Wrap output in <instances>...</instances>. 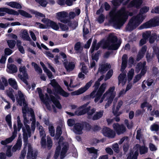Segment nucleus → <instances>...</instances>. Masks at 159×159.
Listing matches in <instances>:
<instances>
[{"label": "nucleus", "mask_w": 159, "mask_h": 159, "mask_svg": "<svg viewBox=\"0 0 159 159\" xmlns=\"http://www.w3.org/2000/svg\"><path fill=\"white\" fill-rule=\"evenodd\" d=\"M23 140L24 142V147H27L28 145V150L27 156V159H36L38 155L37 151H35L34 152L33 148L30 143H28V134L26 131V129L24 127L22 128Z\"/></svg>", "instance_id": "nucleus-1"}, {"label": "nucleus", "mask_w": 159, "mask_h": 159, "mask_svg": "<svg viewBox=\"0 0 159 159\" xmlns=\"http://www.w3.org/2000/svg\"><path fill=\"white\" fill-rule=\"evenodd\" d=\"M57 19L61 22L64 24L67 23V25L72 30L75 29L78 25V22L75 20L71 21L70 19H66L68 14L64 11L57 12L56 13Z\"/></svg>", "instance_id": "nucleus-2"}, {"label": "nucleus", "mask_w": 159, "mask_h": 159, "mask_svg": "<svg viewBox=\"0 0 159 159\" xmlns=\"http://www.w3.org/2000/svg\"><path fill=\"white\" fill-rule=\"evenodd\" d=\"M108 42L112 44L110 45L109 43H107L106 45V48L108 50H117L120 47L121 43L120 40L117 42L118 38L113 34H110L107 39Z\"/></svg>", "instance_id": "nucleus-3"}, {"label": "nucleus", "mask_w": 159, "mask_h": 159, "mask_svg": "<svg viewBox=\"0 0 159 159\" xmlns=\"http://www.w3.org/2000/svg\"><path fill=\"white\" fill-rule=\"evenodd\" d=\"M116 14V10L113 9L110 11L109 13L110 22L112 23L113 26L115 28L119 29L124 23L120 18L115 16Z\"/></svg>", "instance_id": "nucleus-4"}, {"label": "nucleus", "mask_w": 159, "mask_h": 159, "mask_svg": "<svg viewBox=\"0 0 159 159\" xmlns=\"http://www.w3.org/2000/svg\"><path fill=\"white\" fill-rule=\"evenodd\" d=\"M51 85L53 87L54 92L56 94H59L64 97H67L69 95V93L65 91L56 81L55 80H52Z\"/></svg>", "instance_id": "nucleus-5"}, {"label": "nucleus", "mask_w": 159, "mask_h": 159, "mask_svg": "<svg viewBox=\"0 0 159 159\" xmlns=\"http://www.w3.org/2000/svg\"><path fill=\"white\" fill-rule=\"evenodd\" d=\"M159 25V18L156 19H151L148 21L143 23L140 26V29H147Z\"/></svg>", "instance_id": "nucleus-6"}, {"label": "nucleus", "mask_w": 159, "mask_h": 159, "mask_svg": "<svg viewBox=\"0 0 159 159\" xmlns=\"http://www.w3.org/2000/svg\"><path fill=\"white\" fill-rule=\"evenodd\" d=\"M93 82L92 80H90L87 83L84 87H81L78 90L72 92V94L75 95H78L83 93L89 88Z\"/></svg>", "instance_id": "nucleus-7"}, {"label": "nucleus", "mask_w": 159, "mask_h": 159, "mask_svg": "<svg viewBox=\"0 0 159 159\" xmlns=\"http://www.w3.org/2000/svg\"><path fill=\"white\" fill-rule=\"evenodd\" d=\"M40 143L42 147L45 148L47 147L48 150L51 149L52 146V141L50 137L47 138V143L45 137H42L41 139Z\"/></svg>", "instance_id": "nucleus-8"}, {"label": "nucleus", "mask_w": 159, "mask_h": 159, "mask_svg": "<svg viewBox=\"0 0 159 159\" xmlns=\"http://www.w3.org/2000/svg\"><path fill=\"white\" fill-rule=\"evenodd\" d=\"M106 84L102 83L97 91L96 97L95 98L94 102H97L101 98L106 88Z\"/></svg>", "instance_id": "nucleus-9"}, {"label": "nucleus", "mask_w": 159, "mask_h": 159, "mask_svg": "<svg viewBox=\"0 0 159 159\" xmlns=\"http://www.w3.org/2000/svg\"><path fill=\"white\" fill-rule=\"evenodd\" d=\"M19 70L20 72L22 73L23 75L19 74L18 75V77L25 84H27L28 82L27 80L28 79L29 77L25 67H20L19 68Z\"/></svg>", "instance_id": "nucleus-10"}, {"label": "nucleus", "mask_w": 159, "mask_h": 159, "mask_svg": "<svg viewBox=\"0 0 159 159\" xmlns=\"http://www.w3.org/2000/svg\"><path fill=\"white\" fill-rule=\"evenodd\" d=\"M103 135L110 138H114L116 136L115 132L110 128L106 126H104L102 130Z\"/></svg>", "instance_id": "nucleus-11"}, {"label": "nucleus", "mask_w": 159, "mask_h": 159, "mask_svg": "<svg viewBox=\"0 0 159 159\" xmlns=\"http://www.w3.org/2000/svg\"><path fill=\"white\" fill-rule=\"evenodd\" d=\"M18 93L19 98L17 97L16 98V100L17 103L20 106H22L23 103L24 107H28V104L25 101L23 93L20 91H18Z\"/></svg>", "instance_id": "nucleus-12"}, {"label": "nucleus", "mask_w": 159, "mask_h": 159, "mask_svg": "<svg viewBox=\"0 0 159 159\" xmlns=\"http://www.w3.org/2000/svg\"><path fill=\"white\" fill-rule=\"evenodd\" d=\"M113 127L118 135L124 133L126 131L125 127L123 125H120L118 123H114Z\"/></svg>", "instance_id": "nucleus-13"}, {"label": "nucleus", "mask_w": 159, "mask_h": 159, "mask_svg": "<svg viewBox=\"0 0 159 159\" xmlns=\"http://www.w3.org/2000/svg\"><path fill=\"white\" fill-rule=\"evenodd\" d=\"M56 93H55L54 91V94L56 98L52 95L50 96L51 100L52 102L57 108L59 109H61L62 108V106L60 102L58 100V99L61 100V98L58 95H56Z\"/></svg>", "instance_id": "nucleus-14"}, {"label": "nucleus", "mask_w": 159, "mask_h": 159, "mask_svg": "<svg viewBox=\"0 0 159 159\" xmlns=\"http://www.w3.org/2000/svg\"><path fill=\"white\" fill-rule=\"evenodd\" d=\"M143 3L142 0H133L127 5L128 8H130L134 7L137 8H139Z\"/></svg>", "instance_id": "nucleus-15"}, {"label": "nucleus", "mask_w": 159, "mask_h": 159, "mask_svg": "<svg viewBox=\"0 0 159 159\" xmlns=\"http://www.w3.org/2000/svg\"><path fill=\"white\" fill-rule=\"evenodd\" d=\"M33 13L35 15V17L37 18H38L39 17H44V18L42 19L41 20L42 22L46 24L47 26L49 25L51 20L48 18H45V15L40 12L36 11H34Z\"/></svg>", "instance_id": "nucleus-16"}, {"label": "nucleus", "mask_w": 159, "mask_h": 159, "mask_svg": "<svg viewBox=\"0 0 159 159\" xmlns=\"http://www.w3.org/2000/svg\"><path fill=\"white\" fill-rule=\"evenodd\" d=\"M111 67L110 64H108V63L100 65L98 70V72H100L102 74H104Z\"/></svg>", "instance_id": "nucleus-17"}, {"label": "nucleus", "mask_w": 159, "mask_h": 159, "mask_svg": "<svg viewBox=\"0 0 159 159\" xmlns=\"http://www.w3.org/2000/svg\"><path fill=\"white\" fill-rule=\"evenodd\" d=\"M83 125L82 123H76L74 126V132L78 134H82L83 133L82 130L83 129Z\"/></svg>", "instance_id": "nucleus-18"}, {"label": "nucleus", "mask_w": 159, "mask_h": 159, "mask_svg": "<svg viewBox=\"0 0 159 159\" xmlns=\"http://www.w3.org/2000/svg\"><path fill=\"white\" fill-rule=\"evenodd\" d=\"M121 13L120 17H119L124 23H125L128 17V12L126 11L124 7H122L120 11Z\"/></svg>", "instance_id": "nucleus-19"}, {"label": "nucleus", "mask_w": 159, "mask_h": 159, "mask_svg": "<svg viewBox=\"0 0 159 159\" xmlns=\"http://www.w3.org/2000/svg\"><path fill=\"white\" fill-rule=\"evenodd\" d=\"M63 65L66 70L69 71L73 70L75 66V64L73 61H66L63 63Z\"/></svg>", "instance_id": "nucleus-20"}, {"label": "nucleus", "mask_w": 159, "mask_h": 159, "mask_svg": "<svg viewBox=\"0 0 159 159\" xmlns=\"http://www.w3.org/2000/svg\"><path fill=\"white\" fill-rule=\"evenodd\" d=\"M139 155V153L138 150L134 152L131 150L128 154L126 159H137Z\"/></svg>", "instance_id": "nucleus-21"}, {"label": "nucleus", "mask_w": 159, "mask_h": 159, "mask_svg": "<svg viewBox=\"0 0 159 159\" xmlns=\"http://www.w3.org/2000/svg\"><path fill=\"white\" fill-rule=\"evenodd\" d=\"M133 16L130 19L128 23V28L130 30H133L138 26Z\"/></svg>", "instance_id": "nucleus-22"}, {"label": "nucleus", "mask_w": 159, "mask_h": 159, "mask_svg": "<svg viewBox=\"0 0 159 159\" xmlns=\"http://www.w3.org/2000/svg\"><path fill=\"white\" fill-rule=\"evenodd\" d=\"M135 146L138 149H139V153L142 155L147 153L148 151V148L145 145L141 146L139 144H136Z\"/></svg>", "instance_id": "nucleus-23"}, {"label": "nucleus", "mask_w": 159, "mask_h": 159, "mask_svg": "<svg viewBox=\"0 0 159 159\" xmlns=\"http://www.w3.org/2000/svg\"><path fill=\"white\" fill-rule=\"evenodd\" d=\"M86 150L89 152V153L93 154L92 155L93 158L94 159H96L98 156V150L95 148L93 147H91L90 148H87Z\"/></svg>", "instance_id": "nucleus-24"}, {"label": "nucleus", "mask_w": 159, "mask_h": 159, "mask_svg": "<svg viewBox=\"0 0 159 159\" xmlns=\"http://www.w3.org/2000/svg\"><path fill=\"white\" fill-rule=\"evenodd\" d=\"M24 120L23 122L25 127V129L26 130L28 134V136L29 137L31 136V131L30 127L29 125H27V123H28L29 120H28L26 115H23Z\"/></svg>", "instance_id": "nucleus-25"}, {"label": "nucleus", "mask_w": 159, "mask_h": 159, "mask_svg": "<svg viewBox=\"0 0 159 159\" xmlns=\"http://www.w3.org/2000/svg\"><path fill=\"white\" fill-rule=\"evenodd\" d=\"M91 107L90 106H89L85 108H84L79 111H75V114L78 116L82 115L86 113L88 115V113L90 112L89 111L90 110Z\"/></svg>", "instance_id": "nucleus-26"}, {"label": "nucleus", "mask_w": 159, "mask_h": 159, "mask_svg": "<svg viewBox=\"0 0 159 159\" xmlns=\"http://www.w3.org/2000/svg\"><path fill=\"white\" fill-rule=\"evenodd\" d=\"M103 111H96L93 116L91 117V120H95L99 119L103 115Z\"/></svg>", "instance_id": "nucleus-27"}, {"label": "nucleus", "mask_w": 159, "mask_h": 159, "mask_svg": "<svg viewBox=\"0 0 159 159\" xmlns=\"http://www.w3.org/2000/svg\"><path fill=\"white\" fill-rule=\"evenodd\" d=\"M135 21H136V24L139 26L143 21L145 19V17L143 15L139 14L136 16H133Z\"/></svg>", "instance_id": "nucleus-28"}, {"label": "nucleus", "mask_w": 159, "mask_h": 159, "mask_svg": "<svg viewBox=\"0 0 159 159\" xmlns=\"http://www.w3.org/2000/svg\"><path fill=\"white\" fill-rule=\"evenodd\" d=\"M74 49L77 53H80L82 52L83 48L81 46V43L80 42H78L75 43Z\"/></svg>", "instance_id": "nucleus-29"}, {"label": "nucleus", "mask_w": 159, "mask_h": 159, "mask_svg": "<svg viewBox=\"0 0 159 159\" xmlns=\"http://www.w3.org/2000/svg\"><path fill=\"white\" fill-rule=\"evenodd\" d=\"M8 5L12 8L20 9L22 7L21 5L19 3L16 2H11L9 3Z\"/></svg>", "instance_id": "nucleus-30"}, {"label": "nucleus", "mask_w": 159, "mask_h": 159, "mask_svg": "<svg viewBox=\"0 0 159 159\" xmlns=\"http://www.w3.org/2000/svg\"><path fill=\"white\" fill-rule=\"evenodd\" d=\"M8 68L9 70V73L13 74L16 73L17 71V68L16 66L14 64H11L8 66Z\"/></svg>", "instance_id": "nucleus-31"}, {"label": "nucleus", "mask_w": 159, "mask_h": 159, "mask_svg": "<svg viewBox=\"0 0 159 159\" xmlns=\"http://www.w3.org/2000/svg\"><path fill=\"white\" fill-rule=\"evenodd\" d=\"M8 83L9 85L14 89L17 90L18 86L17 83L15 80L12 78H10L8 79Z\"/></svg>", "instance_id": "nucleus-32"}, {"label": "nucleus", "mask_w": 159, "mask_h": 159, "mask_svg": "<svg viewBox=\"0 0 159 159\" xmlns=\"http://www.w3.org/2000/svg\"><path fill=\"white\" fill-rule=\"evenodd\" d=\"M115 96V95L114 93H111V94H110L109 97L108 98H107V102L105 104V106L106 107H109L112 103Z\"/></svg>", "instance_id": "nucleus-33"}, {"label": "nucleus", "mask_w": 159, "mask_h": 159, "mask_svg": "<svg viewBox=\"0 0 159 159\" xmlns=\"http://www.w3.org/2000/svg\"><path fill=\"white\" fill-rule=\"evenodd\" d=\"M22 38L23 39L26 41H30L31 39L29 36L27 31L26 30H24L22 33Z\"/></svg>", "instance_id": "nucleus-34"}, {"label": "nucleus", "mask_w": 159, "mask_h": 159, "mask_svg": "<svg viewBox=\"0 0 159 159\" xmlns=\"http://www.w3.org/2000/svg\"><path fill=\"white\" fill-rule=\"evenodd\" d=\"M48 26H50L53 29L57 30L59 29V25L56 22L51 20Z\"/></svg>", "instance_id": "nucleus-35"}, {"label": "nucleus", "mask_w": 159, "mask_h": 159, "mask_svg": "<svg viewBox=\"0 0 159 159\" xmlns=\"http://www.w3.org/2000/svg\"><path fill=\"white\" fill-rule=\"evenodd\" d=\"M62 133V130L61 127L58 126L56 129V138L57 139H58L60 138Z\"/></svg>", "instance_id": "nucleus-36"}, {"label": "nucleus", "mask_w": 159, "mask_h": 159, "mask_svg": "<svg viewBox=\"0 0 159 159\" xmlns=\"http://www.w3.org/2000/svg\"><path fill=\"white\" fill-rule=\"evenodd\" d=\"M14 139L15 138L11 136L10 137L4 140H2L1 142V143L2 145H6L7 144L11 143Z\"/></svg>", "instance_id": "nucleus-37"}, {"label": "nucleus", "mask_w": 159, "mask_h": 159, "mask_svg": "<svg viewBox=\"0 0 159 159\" xmlns=\"http://www.w3.org/2000/svg\"><path fill=\"white\" fill-rule=\"evenodd\" d=\"M18 11L20 15L26 18H31L32 17L30 14L23 10H20Z\"/></svg>", "instance_id": "nucleus-38"}, {"label": "nucleus", "mask_w": 159, "mask_h": 159, "mask_svg": "<svg viewBox=\"0 0 159 159\" xmlns=\"http://www.w3.org/2000/svg\"><path fill=\"white\" fill-rule=\"evenodd\" d=\"M7 43L8 47L11 49H13L14 48L16 44V41L12 40H7Z\"/></svg>", "instance_id": "nucleus-39"}, {"label": "nucleus", "mask_w": 159, "mask_h": 159, "mask_svg": "<svg viewBox=\"0 0 159 159\" xmlns=\"http://www.w3.org/2000/svg\"><path fill=\"white\" fill-rule=\"evenodd\" d=\"M157 37V35L155 33H152L151 34L149 38V42L150 43L152 44L154 43Z\"/></svg>", "instance_id": "nucleus-40"}, {"label": "nucleus", "mask_w": 159, "mask_h": 159, "mask_svg": "<svg viewBox=\"0 0 159 159\" xmlns=\"http://www.w3.org/2000/svg\"><path fill=\"white\" fill-rule=\"evenodd\" d=\"M82 124L83 125V129L86 130L87 131H89L91 129L92 126L89 123L86 122H84Z\"/></svg>", "instance_id": "nucleus-41"}, {"label": "nucleus", "mask_w": 159, "mask_h": 159, "mask_svg": "<svg viewBox=\"0 0 159 159\" xmlns=\"http://www.w3.org/2000/svg\"><path fill=\"white\" fill-rule=\"evenodd\" d=\"M31 65L34 66L35 70L38 71L39 73H42V70L41 67L36 63L34 62H32Z\"/></svg>", "instance_id": "nucleus-42"}, {"label": "nucleus", "mask_w": 159, "mask_h": 159, "mask_svg": "<svg viewBox=\"0 0 159 159\" xmlns=\"http://www.w3.org/2000/svg\"><path fill=\"white\" fill-rule=\"evenodd\" d=\"M11 116L10 114L7 115L6 117V121L8 125L11 127L12 126Z\"/></svg>", "instance_id": "nucleus-43"}, {"label": "nucleus", "mask_w": 159, "mask_h": 159, "mask_svg": "<svg viewBox=\"0 0 159 159\" xmlns=\"http://www.w3.org/2000/svg\"><path fill=\"white\" fill-rule=\"evenodd\" d=\"M27 151V148L26 147H24L22 150L19 159H24L26 156Z\"/></svg>", "instance_id": "nucleus-44"}, {"label": "nucleus", "mask_w": 159, "mask_h": 159, "mask_svg": "<svg viewBox=\"0 0 159 159\" xmlns=\"http://www.w3.org/2000/svg\"><path fill=\"white\" fill-rule=\"evenodd\" d=\"M58 25H59L60 29L61 30L63 31H68L69 29L68 26L66 25H65L61 23H58Z\"/></svg>", "instance_id": "nucleus-45"}, {"label": "nucleus", "mask_w": 159, "mask_h": 159, "mask_svg": "<svg viewBox=\"0 0 159 159\" xmlns=\"http://www.w3.org/2000/svg\"><path fill=\"white\" fill-rule=\"evenodd\" d=\"M149 9V8L148 7H143L140 9L139 14L143 15V14L146 13L148 12Z\"/></svg>", "instance_id": "nucleus-46"}, {"label": "nucleus", "mask_w": 159, "mask_h": 159, "mask_svg": "<svg viewBox=\"0 0 159 159\" xmlns=\"http://www.w3.org/2000/svg\"><path fill=\"white\" fill-rule=\"evenodd\" d=\"M150 129L152 131H157L159 129V125L156 124H154L151 125Z\"/></svg>", "instance_id": "nucleus-47"}, {"label": "nucleus", "mask_w": 159, "mask_h": 159, "mask_svg": "<svg viewBox=\"0 0 159 159\" xmlns=\"http://www.w3.org/2000/svg\"><path fill=\"white\" fill-rule=\"evenodd\" d=\"M100 53V51L99 50L97 51L95 54L92 56V59L93 60H95L96 61H98L99 59V57Z\"/></svg>", "instance_id": "nucleus-48"}, {"label": "nucleus", "mask_w": 159, "mask_h": 159, "mask_svg": "<svg viewBox=\"0 0 159 159\" xmlns=\"http://www.w3.org/2000/svg\"><path fill=\"white\" fill-rule=\"evenodd\" d=\"M113 73V70H109L107 73L106 75L105 80L110 79L112 76Z\"/></svg>", "instance_id": "nucleus-49"}, {"label": "nucleus", "mask_w": 159, "mask_h": 159, "mask_svg": "<svg viewBox=\"0 0 159 159\" xmlns=\"http://www.w3.org/2000/svg\"><path fill=\"white\" fill-rule=\"evenodd\" d=\"M7 13L9 14L13 15L16 16H18L19 15V13L17 11H15L12 9H10L8 8H7Z\"/></svg>", "instance_id": "nucleus-50"}, {"label": "nucleus", "mask_w": 159, "mask_h": 159, "mask_svg": "<svg viewBox=\"0 0 159 159\" xmlns=\"http://www.w3.org/2000/svg\"><path fill=\"white\" fill-rule=\"evenodd\" d=\"M97 41L96 39H94L93 41L92 45V47H94L96 48V50H98L100 47V43H98L97 44Z\"/></svg>", "instance_id": "nucleus-51"}, {"label": "nucleus", "mask_w": 159, "mask_h": 159, "mask_svg": "<svg viewBox=\"0 0 159 159\" xmlns=\"http://www.w3.org/2000/svg\"><path fill=\"white\" fill-rule=\"evenodd\" d=\"M49 132L50 135L52 137L54 136L55 135V129L53 126L52 125L49 126L48 127Z\"/></svg>", "instance_id": "nucleus-52"}, {"label": "nucleus", "mask_w": 159, "mask_h": 159, "mask_svg": "<svg viewBox=\"0 0 159 159\" xmlns=\"http://www.w3.org/2000/svg\"><path fill=\"white\" fill-rule=\"evenodd\" d=\"M146 62H144L143 63H142L141 62H140L138 63L136 66V69L138 70L139 71L142 69L143 67H145V65Z\"/></svg>", "instance_id": "nucleus-53"}, {"label": "nucleus", "mask_w": 159, "mask_h": 159, "mask_svg": "<svg viewBox=\"0 0 159 159\" xmlns=\"http://www.w3.org/2000/svg\"><path fill=\"white\" fill-rule=\"evenodd\" d=\"M151 34V32L150 31H147L145 33H143V37L144 39L147 40L149 39Z\"/></svg>", "instance_id": "nucleus-54"}, {"label": "nucleus", "mask_w": 159, "mask_h": 159, "mask_svg": "<svg viewBox=\"0 0 159 159\" xmlns=\"http://www.w3.org/2000/svg\"><path fill=\"white\" fill-rule=\"evenodd\" d=\"M112 148L114 151L117 153H119L120 151L119 145L117 143L112 145Z\"/></svg>", "instance_id": "nucleus-55"}, {"label": "nucleus", "mask_w": 159, "mask_h": 159, "mask_svg": "<svg viewBox=\"0 0 159 159\" xmlns=\"http://www.w3.org/2000/svg\"><path fill=\"white\" fill-rule=\"evenodd\" d=\"M96 109L95 108H93L91 110V111L88 113V116L87 118L88 119H91V117L92 116L93 114L95 113L96 111Z\"/></svg>", "instance_id": "nucleus-56"}, {"label": "nucleus", "mask_w": 159, "mask_h": 159, "mask_svg": "<svg viewBox=\"0 0 159 159\" xmlns=\"http://www.w3.org/2000/svg\"><path fill=\"white\" fill-rule=\"evenodd\" d=\"M14 131L12 132V137L15 138L17 136V128L16 124H14L13 125Z\"/></svg>", "instance_id": "nucleus-57"}, {"label": "nucleus", "mask_w": 159, "mask_h": 159, "mask_svg": "<svg viewBox=\"0 0 159 159\" xmlns=\"http://www.w3.org/2000/svg\"><path fill=\"white\" fill-rule=\"evenodd\" d=\"M104 20L105 16L103 14H101L98 16V21L99 23L101 24L104 22Z\"/></svg>", "instance_id": "nucleus-58"}, {"label": "nucleus", "mask_w": 159, "mask_h": 159, "mask_svg": "<svg viewBox=\"0 0 159 159\" xmlns=\"http://www.w3.org/2000/svg\"><path fill=\"white\" fill-rule=\"evenodd\" d=\"M127 62L125 61H122L121 65V71H123L126 68L127 66Z\"/></svg>", "instance_id": "nucleus-59"}, {"label": "nucleus", "mask_w": 159, "mask_h": 159, "mask_svg": "<svg viewBox=\"0 0 159 159\" xmlns=\"http://www.w3.org/2000/svg\"><path fill=\"white\" fill-rule=\"evenodd\" d=\"M142 75L141 74L137 75L134 77L133 80V82L134 83H135L139 81L141 78Z\"/></svg>", "instance_id": "nucleus-60"}, {"label": "nucleus", "mask_w": 159, "mask_h": 159, "mask_svg": "<svg viewBox=\"0 0 159 159\" xmlns=\"http://www.w3.org/2000/svg\"><path fill=\"white\" fill-rule=\"evenodd\" d=\"M125 76V75L124 74L121 73L120 74L118 77L119 81L120 83L123 82Z\"/></svg>", "instance_id": "nucleus-61"}, {"label": "nucleus", "mask_w": 159, "mask_h": 159, "mask_svg": "<svg viewBox=\"0 0 159 159\" xmlns=\"http://www.w3.org/2000/svg\"><path fill=\"white\" fill-rule=\"evenodd\" d=\"M144 55V54H143L142 53L139 52L136 57V61H140L143 57Z\"/></svg>", "instance_id": "nucleus-62"}, {"label": "nucleus", "mask_w": 159, "mask_h": 159, "mask_svg": "<svg viewBox=\"0 0 159 159\" xmlns=\"http://www.w3.org/2000/svg\"><path fill=\"white\" fill-rule=\"evenodd\" d=\"M3 12H7V8H0V16H4L5 14Z\"/></svg>", "instance_id": "nucleus-63"}, {"label": "nucleus", "mask_w": 159, "mask_h": 159, "mask_svg": "<svg viewBox=\"0 0 159 159\" xmlns=\"http://www.w3.org/2000/svg\"><path fill=\"white\" fill-rule=\"evenodd\" d=\"M4 52L6 55H10L12 53L13 51L10 48H6L5 49Z\"/></svg>", "instance_id": "nucleus-64"}]
</instances>
